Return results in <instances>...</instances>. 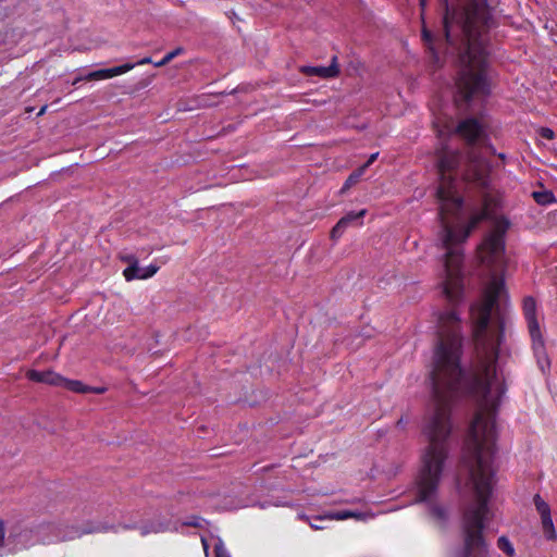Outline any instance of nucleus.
Segmentation results:
<instances>
[{
  "label": "nucleus",
  "mask_w": 557,
  "mask_h": 557,
  "mask_svg": "<svg viewBox=\"0 0 557 557\" xmlns=\"http://www.w3.org/2000/svg\"><path fill=\"white\" fill-rule=\"evenodd\" d=\"M437 343L430 372L433 408L425 416L422 433L428 446L421 456L417 476V500L430 502L435 497L449 454L451 400L457 395L472 394L478 379L470 380L461 367V319L456 309L445 310L437 320Z\"/></svg>",
  "instance_id": "1"
},
{
  "label": "nucleus",
  "mask_w": 557,
  "mask_h": 557,
  "mask_svg": "<svg viewBox=\"0 0 557 557\" xmlns=\"http://www.w3.org/2000/svg\"><path fill=\"white\" fill-rule=\"evenodd\" d=\"M495 454V420L491 414L479 411L470 424L461 455V467L467 472L474 500L462 512L463 547L460 557H487V543L483 531L494 485Z\"/></svg>",
  "instance_id": "2"
},
{
  "label": "nucleus",
  "mask_w": 557,
  "mask_h": 557,
  "mask_svg": "<svg viewBox=\"0 0 557 557\" xmlns=\"http://www.w3.org/2000/svg\"><path fill=\"white\" fill-rule=\"evenodd\" d=\"M443 35L458 61H488L490 32L497 26L487 0H440Z\"/></svg>",
  "instance_id": "3"
},
{
  "label": "nucleus",
  "mask_w": 557,
  "mask_h": 557,
  "mask_svg": "<svg viewBox=\"0 0 557 557\" xmlns=\"http://www.w3.org/2000/svg\"><path fill=\"white\" fill-rule=\"evenodd\" d=\"M488 197L484 198V209L472 214L466 225H453L449 222L450 216H457L462 207L456 211H443L442 203L437 218L441 222L440 239L442 247L446 250L444 255V270L446 278L443 282V294L446 299L453 305L461 301L463 295V281H462V262L463 252L460 244L466 242L469 235L480 225L481 222L488 218Z\"/></svg>",
  "instance_id": "4"
},
{
  "label": "nucleus",
  "mask_w": 557,
  "mask_h": 557,
  "mask_svg": "<svg viewBox=\"0 0 557 557\" xmlns=\"http://www.w3.org/2000/svg\"><path fill=\"white\" fill-rule=\"evenodd\" d=\"M503 288L504 280L494 274L488 285L487 297L470 307L473 341L484 350L498 349L504 337V321L500 318L497 319V333L490 332L492 311Z\"/></svg>",
  "instance_id": "5"
},
{
  "label": "nucleus",
  "mask_w": 557,
  "mask_h": 557,
  "mask_svg": "<svg viewBox=\"0 0 557 557\" xmlns=\"http://www.w3.org/2000/svg\"><path fill=\"white\" fill-rule=\"evenodd\" d=\"M462 159L461 151L457 149L444 148L438 153L440 184L436 189V198L442 203L443 211H456L463 206V198L459 195L456 183V173Z\"/></svg>",
  "instance_id": "6"
},
{
  "label": "nucleus",
  "mask_w": 557,
  "mask_h": 557,
  "mask_svg": "<svg viewBox=\"0 0 557 557\" xmlns=\"http://www.w3.org/2000/svg\"><path fill=\"white\" fill-rule=\"evenodd\" d=\"M454 134L458 136L467 147H486L492 153L495 148L491 144L487 124L483 116L470 115L460 119L454 129Z\"/></svg>",
  "instance_id": "7"
},
{
  "label": "nucleus",
  "mask_w": 557,
  "mask_h": 557,
  "mask_svg": "<svg viewBox=\"0 0 557 557\" xmlns=\"http://www.w3.org/2000/svg\"><path fill=\"white\" fill-rule=\"evenodd\" d=\"M508 221L505 224L497 225L488 235L485 236L479 247V259L492 272H496L503 262L505 252V233L508 228Z\"/></svg>",
  "instance_id": "8"
},
{
  "label": "nucleus",
  "mask_w": 557,
  "mask_h": 557,
  "mask_svg": "<svg viewBox=\"0 0 557 557\" xmlns=\"http://www.w3.org/2000/svg\"><path fill=\"white\" fill-rule=\"evenodd\" d=\"M492 165L478 151L471 149L467 153V161L462 177L466 182L473 184L480 189H487L490 186Z\"/></svg>",
  "instance_id": "9"
},
{
  "label": "nucleus",
  "mask_w": 557,
  "mask_h": 557,
  "mask_svg": "<svg viewBox=\"0 0 557 557\" xmlns=\"http://www.w3.org/2000/svg\"><path fill=\"white\" fill-rule=\"evenodd\" d=\"M523 315L527 321L528 331L532 341V349L537 360L546 358L545 341L541 332L540 323L536 318V301L532 296L523 299Z\"/></svg>",
  "instance_id": "10"
},
{
  "label": "nucleus",
  "mask_w": 557,
  "mask_h": 557,
  "mask_svg": "<svg viewBox=\"0 0 557 557\" xmlns=\"http://www.w3.org/2000/svg\"><path fill=\"white\" fill-rule=\"evenodd\" d=\"M26 377L32 382L45 383L51 386H62L64 381V376L52 370L38 371L30 369L26 372Z\"/></svg>",
  "instance_id": "11"
},
{
  "label": "nucleus",
  "mask_w": 557,
  "mask_h": 557,
  "mask_svg": "<svg viewBox=\"0 0 557 557\" xmlns=\"http://www.w3.org/2000/svg\"><path fill=\"white\" fill-rule=\"evenodd\" d=\"M135 65L136 64L134 63H125L123 65L114 66L111 69L97 70L84 75V79L86 82H90L111 78L131 71Z\"/></svg>",
  "instance_id": "12"
},
{
  "label": "nucleus",
  "mask_w": 557,
  "mask_h": 557,
  "mask_svg": "<svg viewBox=\"0 0 557 557\" xmlns=\"http://www.w3.org/2000/svg\"><path fill=\"white\" fill-rule=\"evenodd\" d=\"M301 73L307 76H319L321 78H333L338 76L339 67L337 64V57L332 58V62L329 66H302Z\"/></svg>",
  "instance_id": "13"
},
{
  "label": "nucleus",
  "mask_w": 557,
  "mask_h": 557,
  "mask_svg": "<svg viewBox=\"0 0 557 557\" xmlns=\"http://www.w3.org/2000/svg\"><path fill=\"white\" fill-rule=\"evenodd\" d=\"M62 387L77 394H88L90 386L84 384L82 381L78 380H70L64 377V381L62 383Z\"/></svg>",
  "instance_id": "14"
},
{
  "label": "nucleus",
  "mask_w": 557,
  "mask_h": 557,
  "mask_svg": "<svg viewBox=\"0 0 557 557\" xmlns=\"http://www.w3.org/2000/svg\"><path fill=\"white\" fill-rule=\"evenodd\" d=\"M532 197L541 206H547L556 201L554 194L549 190L533 191Z\"/></svg>",
  "instance_id": "15"
},
{
  "label": "nucleus",
  "mask_w": 557,
  "mask_h": 557,
  "mask_svg": "<svg viewBox=\"0 0 557 557\" xmlns=\"http://www.w3.org/2000/svg\"><path fill=\"white\" fill-rule=\"evenodd\" d=\"M123 275L126 281H133V280H141L143 270L138 265V262L128 265L124 271Z\"/></svg>",
  "instance_id": "16"
},
{
  "label": "nucleus",
  "mask_w": 557,
  "mask_h": 557,
  "mask_svg": "<svg viewBox=\"0 0 557 557\" xmlns=\"http://www.w3.org/2000/svg\"><path fill=\"white\" fill-rule=\"evenodd\" d=\"M367 213V210L366 209H362L358 212H355V211H350L348 212L346 215H344L343 218H341L339 220L341 221H344V224L348 227L350 224H352L354 222H358L357 224L358 225H361L362 222H359Z\"/></svg>",
  "instance_id": "17"
},
{
  "label": "nucleus",
  "mask_w": 557,
  "mask_h": 557,
  "mask_svg": "<svg viewBox=\"0 0 557 557\" xmlns=\"http://www.w3.org/2000/svg\"><path fill=\"white\" fill-rule=\"evenodd\" d=\"M541 520H542L543 529L546 532L547 539L555 540L556 533H555L554 523H553L550 513L548 516H541Z\"/></svg>",
  "instance_id": "18"
},
{
  "label": "nucleus",
  "mask_w": 557,
  "mask_h": 557,
  "mask_svg": "<svg viewBox=\"0 0 557 557\" xmlns=\"http://www.w3.org/2000/svg\"><path fill=\"white\" fill-rule=\"evenodd\" d=\"M182 53H184V48L183 47H177L176 49H174L173 51L166 53L162 60L158 61V62H154L153 65L156 67H162L164 65H166L168 63H170L174 58H176L177 55H181Z\"/></svg>",
  "instance_id": "19"
},
{
  "label": "nucleus",
  "mask_w": 557,
  "mask_h": 557,
  "mask_svg": "<svg viewBox=\"0 0 557 557\" xmlns=\"http://www.w3.org/2000/svg\"><path fill=\"white\" fill-rule=\"evenodd\" d=\"M497 547L504 552L508 557H513L515 548L506 536H500L497 540Z\"/></svg>",
  "instance_id": "20"
},
{
  "label": "nucleus",
  "mask_w": 557,
  "mask_h": 557,
  "mask_svg": "<svg viewBox=\"0 0 557 557\" xmlns=\"http://www.w3.org/2000/svg\"><path fill=\"white\" fill-rule=\"evenodd\" d=\"M429 510H430V515L434 519H436V520H438V521H441L443 523L446 522V520H447V512H446V510L442 506L432 504V505H430Z\"/></svg>",
  "instance_id": "21"
},
{
  "label": "nucleus",
  "mask_w": 557,
  "mask_h": 557,
  "mask_svg": "<svg viewBox=\"0 0 557 557\" xmlns=\"http://www.w3.org/2000/svg\"><path fill=\"white\" fill-rule=\"evenodd\" d=\"M533 500L540 516H548L550 513L549 505L539 494L534 496Z\"/></svg>",
  "instance_id": "22"
},
{
  "label": "nucleus",
  "mask_w": 557,
  "mask_h": 557,
  "mask_svg": "<svg viewBox=\"0 0 557 557\" xmlns=\"http://www.w3.org/2000/svg\"><path fill=\"white\" fill-rule=\"evenodd\" d=\"M347 226L344 224V221H338L333 228L331 230V239L337 240L342 237Z\"/></svg>",
  "instance_id": "23"
},
{
  "label": "nucleus",
  "mask_w": 557,
  "mask_h": 557,
  "mask_svg": "<svg viewBox=\"0 0 557 557\" xmlns=\"http://www.w3.org/2000/svg\"><path fill=\"white\" fill-rule=\"evenodd\" d=\"M352 516V510H338L333 511L327 515L329 518L335 519V520H345Z\"/></svg>",
  "instance_id": "24"
},
{
  "label": "nucleus",
  "mask_w": 557,
  "mask_h": 557,
  "mask_svg": "<svg viewBox=\"0 0 557 557\" xmlns=\"http://www.w3.org/2000/svg\"><path fill=\"white\" fill-rule=\"evenodd\" d=\"M363 170L360 168L357 172L351 173L348 178L346 180L344 184V189L350 187L352 184H355L359 177L361 176Z\"/></svg>",
  "instance_id": "25"
},
{
  "label": "nucleus",
  "mask_w": 557,
  "mask_h": 557,
  "mask_svg": "<svg viewBox=\"0 0 557 557\" xmlns=\"http://www.w3.org/2000/svg\"><path fill=\"white\" fill-rule=\"evenodd\" d=\"M141 270H143L141 280H146V278L153 276L158 272L159 267L154 265V264H150L147 268H141Z\"/></svg>",
  "instance_id": "26"
},
{
  "label": "nucleus",
  "mask_w": 557,
  "mask_h": 557,
  "mask_svg": "<svg viewBox=\"0 0 557 557\" xmlns=\"http://www.w3.org/2000/svg\"><path fill=\"white\" fill-rule=\"evenodd\" d=\"M422 39L424 40L425 45L430 47V49H433L431 45L433 44L434 36L431 30H429L425 26L422 28Z\"/></svg>",
  "instance_id": "27"
},
{
  "label": "nucleus",
  "mask_w": 557,
  "mask_h": 557,
  "mask_svg": "<svg viewBox=\"0 0 557 557\" xmlns=\"http://www.w3.org/2000/svg\"><path fill=\"white\" fill-rule=\"evenodd\" d=\"M214 554L215 557H231L222 542H219L214 545Z\"/></svg>",
  "instance_id": "28"
},
{
  "label": "nucleus",
  "mask_w": 557,
  "mask_h": 557,
  "mask_svg": "<svg viewBox=\"0 0 557 557\" xmlns=\"http://www.w3.org/2000/svg\"><path fill=\"white\" fill-rule=\"evenodd\" d=\"M539 135L544 139L552 140L555 137V132L549 127H541Z\"/></svg>",
  "instance_id": "29"
},
{
  "label": "nucleus",
  "mask_w": 557,
  "mask_h": 557,
  "mask_svg": "<svg viewBox=\"0 0 557 557\" xmlns=\"http://www.w3.org/2000/svg\"><path fill=\"white\" fill-rule=\"evenodd\" d=\"M121 260L127 262L128 265L138 262L137 258L134 255L121 256Z\"/></svg>",
  "instance_id": "30"
},
{
  "label": "nucleus",
  "mask_w": 557,
  "mask_h": 557,
  "mask_svg": "<svg viewBox=\"0 0 557 557\" xmlns=\"http://www.w3.org/2000/svg\"><path fill=\"white\" fill-rule=\"evenodd\" d=\"M370 515L368 513H364V512H360V511H354L352 510V516L350 518H354V519H357V520H366L367 517H369Z\"/></svg>",
  "instance_id": "31"
},
{
  "label": "nucleus",
  "mask_w": 557,
  "mask_h": 557,
  "mask_svg": "<svg viewBox=\"0 0 557 557\" xmlns=\"http://www.w3.org/2000/svg\"><path fill=\"white\" fill-rule=\"evenodd\" d=\"M379 156V152L372 153L368 161L361 166V169L364 171L366 168H368L370 164H372Z\"/></svg>",
  "instance_id": "32"
},
{
  "label": "nucleus",
  "mask_w": 557,
  "mask_h": 557,
  "mask_svg": "<svg viewBox=\"0 0 557 557\" xmlns=\"http://www.w3.org/2000/svg\"><path fill=\"white\" fill-rule=\"evenodd\" d=\"M5 528L3 521L0 520V547L4 544Z\"/></svg>",
  "instance_id": "33"
},
{
  "label": "nucleus",
  "mask_w": 557,
  "mask_h": 557,
  "mask_svg": "<svg viewBox=\"0 0 557 557\" xmlns=\"http://www.w3.org/2000/svg\"><path fill=\"white\" fill-rule=\"evenodd\" d=\"M106 391H107L106 387H94V386H90L89 393L101 395V394L106 393Z\"/></svg>",
  "instance_id": "34"
},
{
  "label": "nucleus",
  "mask_w": 557,
  "mask_h": 557,
  "mask_svg": "<svg viewBox=\"0 0 557 557\" xmlns=\"http://www.w3.org/2000/svg\"><path fill=\"white\" fill-rule=\"evenodd\" d=\"M406 424L407 420H405L403 417L396 422V426L400 429H404Z\"/></svg>",
  "instance_id": "35"
},
{
  "label": "nucleus",
  "mask_w": 557,
  "mask_h": 557,
  "mask_svg": "<svg viewBox=\"0 0 557 557\" xmlns=\"http://www.w3.org/2000/svg\"><path fill=\"white\" fill-rule=\"evenodd\" d=\"M151 59L150 58H144L141 59L140 61H138L136 64H148V63H151Z\"/></svg>",
  "instance_id": "36"
},
{
  "label": "nucleus",
  "mask_w": 557,
  "mask_h": 557,
  "mask_svg": "<svg viewBox=\"0 0 557 557\" xmlns=\"http://www.w3.org/2000/svg\"><path fill=\"white\" fill-rule=\"evenodd\" d=\"M83 81H85V79H84V76H77V77H75V79L72 82V85H73V86H76L79 82H83Z\"/></svg>",
  "instance_id": "37"
},
{
  "label": "nucleus",
  "mask_w": 557,
  "mask_h": 557,
  "mask_svg": "<svg viewBox=\"0 0 557 557\" xmlns=\"http://www.w3.org/2000/svg\"><path fill=\"white\" fill-rule=\"evenodd\" d=\"M46 110H47V106H44L40 108L39 112L37 113L38 116H41L46 113Z\"/></svg>",
  "instance_id": "38"
},
{
  "label": "nucleus",
  "mask_w": 557,
  "mask_h": 557,
  "mask_svg": "<svg viewBox=\"0 0 557 557\" xmlns=\"http://www.w3.org/2000/svg\"><path fill=\"white\" fill-rule=\"evenodd\" d=\"M185 524L189 525V527H198V523L194 520H190L189 522H186Z\"/></svg>",
  "instance_id": "39"
},
{
  "label": "nucleus",
  "mask_w": 557,
  "mask_h": 557,
  "mask_svg": "<svg viewBox=\"0 0 557 557\" xmlns=\"http://www.w3.org/2000/svg\"><path fill=\"white\" fill-rule=\"evenodd\" d=\"M425 2L426 0H420V5L422 7V9L425 7Z\"/></svg>",
  "instance_id": "40"
},
{
  "label": "nucleus",
  "mask_w": 557,
  "mask_h": 557,
  "mask_svg": "<svg viewBox=\"0 0 557 557\" xmlns=\"http://www.w3.org/2000/svg\"><path fill=\"white\" fill-rule=\"evenodd\" d=\"M498 158H499V159H502V160H504V159L506 158V156H505L504 153H499V154H498Z\"/></svg>",
  "instance_id": "41"
},
{
  "label": "nucleus",
  "mask_w": 557,
  "mask_h": 557,
  "mask_svg": "<svg viewBox=\"0 0 557 557\" xmlns=\"http://www.w3.org/2000/svg\"><path fill=\"white\" fill-rule=\"evenodd\" d=\"M141 533H143V534H147V533H148V531H147L146 529H144V530L141 531Z\"/></svg>",
  "instance_id": "42"
}]
</instances>
